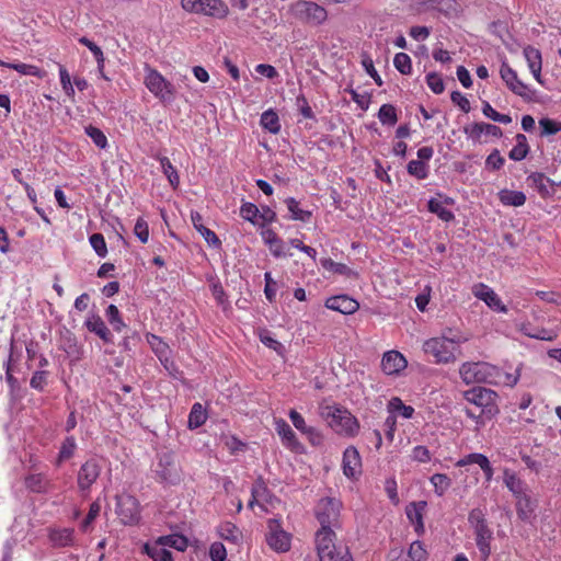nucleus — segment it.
Segmentation results:
<instances>
[{
  "label": "nucleus",
  "mask_w": 561,
  "mask_h": 561,
  "mask_svg": "<svg viewBox=\"0 0 561 561\" xmlns=\"http://www.w3.org/2000/svg\"><path fill=\"white\" fill-rule=\"evenodd\" d=\"M467 339L453 329H445L439 336L431 337L423 343V351L434 358L436 364L454 363L460 353V345Z\"/></svg>",
  "instance_id": "obj_1"
},
{
  "label": "nucleus",
  "mask_w": 561,
  "mask_h": 561,
  "mask_svg": "<svg viewBox=\"0 0 561 561\" xmlns=\"http://www.w3.org/2000/svg\"><path fill=\"white\" fill-rule=\"evenodd\" d=\"M320 414L328 425L340 435L353 436L359 428L357 420L347 410L327 405L321 408Z\"/></svg>",
  "instance_id": "obj_2"
},
{
  "label": "nucleus",
  "mask_w": 561,
  "mask_h": 561,
  "mask_svg": "<svg viewBox=\"0 0 561 561\" xmlns=\"http://www.w3.org/2000/svg\"><path fill=\"white\" fill-rule=\"evenodd\" d=\"M342 502L336 497H323L318 502L316 516L321 525L317 533H330L335 536L333 528L341 526Z\"/></svg>",
  "instance_id": "obj_3"
},
{
  "label": "nucleus",
  "mask_w": 561,
  "mask_h": 561,
  "mask_svg": "<svg viewBox=\"0 0 561 561\" xmlns=\"http://www.w3.org/2000/svg\"><path fill=\"white\" fill-rule=\"evenodd\" d=\"M335 536L330 533L316 534V547L320 561H353V558L345 546H336Z\"/></svg>",
  "instance_id": "obj_4"
},
{
  "label": "nucleus",
  "mask_w": 561,
  "mask_h": 561,
  "mask_svg": "<svg viewBox=\"0 0 561 561\" xmlns=\"http://www.w3.org/2000/svg\"><path fill=\"white\" fill-rule=\"evenodd\" d=\"M289 11L296 20L312 26L321 25L328 19L327 10L313 1H296L290 5Z\"/></svg>",
  "instance_id": "obj_5"
},
{
  "label": "nucleus",
  "mask_w": 561,
  "mask_h": 561,
  "mask_svg": "<svg viewBox=\"0 0 561 561\" xmlns=\"http://www.w3.org/2000/svg\"><path fill=\"white\" fill-rule=\"evenodd\" d=\"M144 83L160 101L170 103L175 98L174 87L158 70L145 66Z\"/></svg>",
  "instance_id": "obj_6"
},
{
  "label": "nucleus",
  "mask_w": 561,
  "mask_h": 561,
  "mask_svg": "<svg viewBox=\"0 0 561 561\" xmlns=\"http://www.w3.org/2000/svg\"><path fill=\"white\" fill-rule=\"evenodd\" d=\"M184 11L214 19H225L229 13L228 5L222 0H181Z\"/></svg>",
  "instance_id": "obj_7"
},
{
  "label": "nucleus",
  "mask_w": 561,
  "mask_h": 561,
  "mask_svg": "<svg viewBox=\"0 0 561 561\" xmlns=\"http://www.w3.org/2000/svg\"><path fill=\"white\" fill-rule=\"evenodd\" d=\"M503 482L517 501L516 508L519 518L527 519L528 512L523 508V502H526L527 505L529 504L527 484L516 474V472L508 468L503 469Z\"/></svg>",
  "instance_id": "obj_8"
},
{
  "label": "nucleus",
  "mask_w": 561,
  "mask_h": 561,
  "mask_svg": "<svg viewBox=\"0 0 561 561\" xmlns=\"http://www.w3.org/2000/svg\"><path fill=\"white\" fill-rule=\"evenodd\" d=\"M500 76L514 94L526 101L534 100L535 91L518 78L517 72L506 61H503L501 65Z\"/></svg>",
  "instance_id": "obj_9"
},
{
  "label": "nucleus",
  "mask_w": 561,
  "mask_h": 561,
  "mask_svg": "<svg viewBox=\"0 0 561 561\" xmlns=\"http://www.w3.org/2000/svg\"><path fill=\"white\" fill-rule=\"evenodd\" d=\"M116 513L124 525H135L140 519L139 502L129 494L117 495Z\"/></svg>",
  "instance_id": "obj_10"
},
{
  "label": "nucleus",
  "mask_w": 561,
  "mask_h": 561,
  "mask_svg": "<svg viewBox=\"0 0 561 561\" xmlns=\"http://www.w3.org/2000/svg\"><path fill=\"white\" fill-rule=\"evenodd\" d=\"M465 399L478 410L488 412V417L494 412L496 393L483 387H476L465 392Z\"/></svg>",
  "instance_id": "obj_11"
},
{
  "label": "nucleus",
  "mask_w": 561,
  "mask_h": 561,
  "mask_svg": "<svg viewBox=\"0 0 561 561\" xmlns=\"http://www.w3.org/2000/svg\"><path fill=\"white\" fill-rule=\"evenodd\" d=\"M492 367L486 363H463L459 374L467 385L474 382H488Z\"/></svg>",
  "instance_id": "obj_12"
},
{
  "label": "nucleus",
  "mask_w": 561,
  "mask_h": 561,
  "mask_svg": "<svg viewBox=\"0 0 561 561\" xmlns=\"http://www.w3.org/2000/svg\"><path fill=\"white\" fill-rule=\"evenodd\" d=\"M102 466L95 458L83 462L78 471L77 482L81 492L89 491L100 477Z\"/></svg>",
  "instance_id": "obj_13"
},
{
  "label": "nucleus",
  "mask_w": 561,
  "mask_h": 561,
  "mask_svg": "<svg viewBox=\"0 0 561 561\" xmlns=\"http://www.w3.org/2000/svg\"><path fill=\"white\" fill-rule=\"evenodd\" d=\"M270 533L267 535L268 546L277 552H286L290 548V536L283 529L277 520L271 519L268 522Z\"/></svg>",
  "instance_id": "obj_14"
},
{
  "label": "nucleus",
  "mask_w": 561,
  "mask_h": 561,
  "mask_svg": "<svg viewBox=\"0 0 561 561\" xmlns=\"http://www.w3.org/2000/svg\"><path fill=\"white\" fill-rule=\"evenodd\" d=\"M472 293L478 299L484 301L491 309L502 313L507 312L506 306L503 305L497 294L488 285L482 283L477 284L473 286Z\"/></svg>",
  "instance_id": "obj_15"
},
{
  "label": "nucleus",
  "mask_w": 561,
  "mask_h": 561,
  "mask_svg": "<svg viewBox=\"0 0 561 561\" xmlns=\"http://www.w3.org/2000/svg\"><path fill=\"white\" fill-rule=\"evenodd\" d=\"M156 473L162 481L168 483H174L179 479L178 466L172 455L162 454L159 456Z\"/></svg>",
  "instance_id": "obj_16"
},
{
  "label": "nucleus",
  "mask_w": 561,
  "mask_h": 561,
  "mask_svg": "<svg viewBox=\"0 0 561 561\" xmlns=\"http://www.w3.org/2000/svg\"><path fill=\"white\" fill-rule=\"evenodd\" d=\"M407 366L405 357L398 351H388L382 355L381 369L386 375H399Z\"/></svg>",
  "instance_id": "obj_17"
},
{
  "label": "nucleus",
  "mask_w": 561,
  "mask_h": 561,
  "mask_svg": "<svg viewBox=\"0 0 561 561\" xmlns=\"http://www.w3.org/2000/svg\"><path fill=\"white\" fill-rule=\"evenodd\" d=\"M466 136L473 141H481L483 135L499 138L502 136V129L488 123H473L463 127Z\"/></svg>",
  "instance_id": "obj_18"
},
{
  "label": "nucleus",
  "mask_w": 561,
  "mask_h": 561,
  "mask_svg": "<svg viewBox=\"0 0 561 561\" xmlns=\"http://www.w3.org/2000/svg\"><path fill=\"white\" fill-rule=\"evenodd\" d=\"M529 186L535 188L542 198H549L554 195V183L543 173L534 172L527 178Z\"/></svg>",
  "instance_id": "obj_19"
},
{
  "label": "nucleus",
  "mask_w": 561,
  "mask_h": 561,
  "mask_svg": "<svg viewBox=\"0 0 561 561\" xmlns=\"http://www.w3.org/2000/svg\"><path fill=\"white\" fill-rule=\"evenodd\" d=\"M343 473L347 478H354L356 474L360 473L362 460L358 450L350 446L345 449L343 454Z\"/></svg>",
  "instance_id": "obj_20"
},
{
  "label": "nucleus",
  "mask_w": 561,
  "mask_h": 561,
  "mask_svg": "<svg viewBox=\"0 0 561 561\" xmlns=\"http://www.w3.org/2000/svg\"><path fill=\"white\" fill-rule=\"evenodd\" d=\"M325 307L343 314H352L358 310L359 304L346 295H341L327 299Z\"/></svg>",
  "instance_id": "obj_21"
},
{
  "label": "nucleus",
  "mask_w": 561,
  "mask_h": 561,
  "mask_svg": "<svg viewBox=\"0 0 561 561\" xmlns=\"http://www.w3.org/2000/svg\"><path fill=\"white\" fill-rule=\"evenodd\" d=\"M523 54L535 80L538 83L543 84L541 78L542 57L540 50L528 45L524 48Z\"/></svg>",
  "instance_id": "obj_22"
},
{
  "label": "nucleus",
  "mask_w": 561,
  "mask_h": 561,
  "mask_svg": "<svg viewBox=\"0 0 561 561\" xmlns=\"http://www.w3.org/2000/svg\"><path fill=\"white\" fill-rule=\"evenodd\" d=\"M275 430L284 446L295 451L300 448V443L298 442L295 432L285 420H275Z\"/></svg>",
  "instance_id": "obj_23"
},
{
  "label": "nucleus",
  "mask_w": 561,
  "mask_h": 561,
  "mask_svg": "<svg viewBox=\"0 0 561 561\" xmlns=\"http://www.w3.org/2000/svg\"><path fill=\"white\" fill-rule=\"evenodd\" d=\"M85 327L90 332L96 334L105 343L113 342V335L100 316H90L85 320Z\"/></svg>",
  "instance_id": "obj_24"
},
{
  "label": "nucleus",
  "mask_w": 561,
  "mask_h": 561,
  "mask_svg": "<svg viewBox=\"0 0 561 561\" xmlns=\"http://www.w3.org/2000/svg\"><path fill=\"white\" fill-rule=\"evenodd\" d=\"M191 220H192L194 228L203 236V238L209 245L215 247V248L220 247L221 242H220L219 238L213 230L208 229L207 227H205L203 225V217L199 213L192 211Z\"/></svg>",
  "instance_id": "obj_25"
},
{
  "label": "nucleus",
  "mask_w": 561,
  "mask_h": 561,
  "mask_svg": "<svg viewBox=\"0 0 561 561\" xmlns=\"http://www.w3.org/2000/svg\"><path fill=\"white\" fill-rule=\"evenodd\" d=\"M49 540L54 547L64 548L75 543L73 529L61 528L49 531Z\"/></svg>",
  "instance_id": "obj_26"
},
{
  "label": "nucleus",
  "mask_w": 561,
  "mask_h": 561,
  "mask_svg": "<svg viewBox=\"0 0 561 561\" xmlns=\"http://www.w3.org/2000/svg\"><path fill=\"white\" fill-rule=\"evenodd\" d=\"M476 534V543L477 547L482 556V558L485 560L489 558L491 553V547L490 541L492 539V531L490 528L480 526L479 529L474 530Z\"/></svg>",
  "instance_id": "obj_27"
},
{
  "label": "nucleus",
  "mask_w": 561,
  "mask_h": 561,
  "mask_svg": "<svg viewBox=\"0 0 561 561\" xmlns=\"http://www.w3.org/2000/svg\"><path fill=\"white\" fill-rule=\"evenodd\" d=\"M260 125L262 126V128H264L273 135H277L282 128L279 117L277 113L272 108L262 113L260 118Z\"/></svg>",
  "instance_id": "obj_28"
},
{
  "label": "nucleus",
  "mask_w": 561,
  "mask_h": 561,
  "mask_svg": "<svg viewBox=\"0 0 561 561\" xmlns=\"http://www.w3.org/2000/svg\"><path fill=\"white\" fill-rule=\"evenodd\" d=\"M144 550L153 561H173L172 553L158 539L152 545L146 543Z\"/></svg>",
  "instance_id": "obj_29"
},
{
  "label": "nucleus",
  "mask_w": 561,
  "mask_h": 561,
  "mask_svg": "<svg viewBox=\"0 0 561 561\" xmlns=\"http://www.w3.org/2000/svg\"><path fill=\"white\" fill-rule=\"evenodd\" d=\"M499 198L505 206L519 207L526 203V195L520 191L502 190L499 193Z\"/></svg>",
  "instance_id": "obj_30"
},
{
  "label": "nucleus",
  "mask_w": 561,
  "mask_h": 561,
  "mask_svg": "<svg viewBox=\"0 0 561 561\" xmlns=\"http://www.w3.org/2000/svg\"><path fill=\"white\" fill-rule=\"evenodd\" d=\"M77 449L76 438L73 436H67L59 449L56 466L59 467L62 462L69 460L73 457L75 451Z\"/></svg>",
  "instance_id": "obj_31"
},
{
  "label": "nucleus",
  "mask_w": 561,
  "mask_h": 561,
  "mask_svg": "<svg viewBox=\"0 0 561 561\" xmlns=\"http://www.w3.org/2000/svg\"><path fill=\"white\" fill-rule=\"evenodd\" d=\"M515 139L516 145L511 149L508 157L514 161H520L528 154L529 146L526 136L523 134H517Z\"/></svg>",
  "instance_id": "obj_32"
},
{
  "label": "nucleus",
  "mask_w": 561,
  "mask_h": 561,
  "mask_svg": "<svg viewBox=\"0 0 561 561\" xmlns=\"http://www.w3.org/2000/svg\"><path fill=\"white\" fill-rule=\"evenodd\" d=\"M4 68L13 69L23 76H33L37 78H43L45 72L34 65L23 64V62H7L4 64Z\"/></svg>",
  "instance_id": "obj_33"
},
{
  "label": "nucleus",
  "mask_w": 561,
  "mask_h": 561,
  "mask_svg": "<svg viewBox=\"0 0 561 561\" xmlns=\"http://www.w3.org/2000/svg\"><path fill=\"white\" fill-rule=\"evenodd\" d=\"M159 543H162L165 548H174L178 551H184L187 548L188 541L186 537L179 534H172L168 536H161L158 538Z\"/></svg>",
  "instance_id": "obj_34"
},
{
  "label": "nucleus",
  "mask_w": 561,
  "mask_h": 561,
  "mask_svg": "<svg viewBox=\"0 0 561 561\" xmlns=\"http://www.w3.org/2000/svg\"><path fill=\"white\" fill-rule=\"evenodd\" d=\"M158 159H159V162H160V165H161V171L167 176L170 185L173 188H176L179 186V184H180V176L178 174L176 169L173 167V164L171 163L169 158H167V157H159Z\"/></svg>",
  "instance_id": "obj_35"
},
{
  "label": "nucleus",
  "mask_w": 561,
  "mask_h": 561,
  "mask_svg": "<svg viewBox=\"0 0 561 561\" xmlns=\"http://www.w3.org/2000/svg\"><path fill=\"white\" fill-rule=\"evenodd\" d=\"M428 210L446 222L451 221L455 218L453 211L445 207L444 202L436 198H431L428 201Z\"/></svg>",
  "instance_id": "obj_36"
},
{
  "label": "nucleus",
  "mask_w": 561,
  "mask_h": 561,
  "mask_svg": "<svg viewBox=\"0 0 561 561\" xmlns=\"http://www.w3.org/2000/svg\"><path fill=\"white\" fill-rule=\"evenodd\" d=\"M285 203L290 213V219L305 222L310 219L311 213L309 210L301 209L299 207V203L294 197H288Z\"/></svg>",
  "instance_id": "obj_37"
},
{
  "label": "nucleus",
  "mask_w": 561,
  "mask_h": 561,
  "mask_svg": "<svg viewBox=\"0 0 561 561\" xmlns=\"http://www.w3.org/2000/svg\"><path fill=\"white\" fill-rule=\"evenodd\" d=\"M207 420L206 412L201 403H194L188 415V427L191 430L202 426Z\"/></svg>",
  "instance_id": "obj_38"
},
{
  "label": "nucleus",
  "mask_w": 561,
  "mask_h": 561,
  "mask_svg": "<svg viewBox=\"0 0 561 561\" xmlns=\"http://www.w3.org/2000/svg\"><path fill=\"white\" fill-rule=\"evenodd\" d=\"M427 506V503L425 501L420 502H412L410 503L407 508V517L412 524L423 522V513Z\"/></svg>",
  "instance_id": "obj_39"
},
{
  "label": "nucleus",
  "mask_w": 561,
  "mask_h": 561,
  "mask_svg": "<svg viewBox=\"0 0 561 561\" xmlns=\"http://www.w3.org/2000/svg\"><path fill=\"white\" fill-rule=\"evenodd\" d=\"M437 496H443L451 485V479L444 473H435L430 478Z\"/></svg>",
  "instance_id": "obj_40"
},
{
  "label": "nucleus",
  "mask_w": 561,
  "mask_h": 561,
  "mask_svg": "<svg viewBox=\"0 0 561 561\" xmlns=\"http://www.w3.org/2000/svg\"><path fill=\"white\" fill-rule=\"evenodd\" d=\"M388 410L390 413H397L404 419H411L414 409L411 405H405L400 398H392L388 403Z\"/></svg>",
  "instance_id": "obj_41"
},
{
  "label": "nucleus",
  "mask_w": 561,
  "mask_h": 561,
  "mask_svg": "<svg viewBox=\"0 0 561 561\" xmlns=\"http://www.w3.org/2000/svg\"><path fill=\"white\" fill-rule=\"evenodd\" d=\"M378 119L382 125L393 126L398 122L396 107L391 104H383L379 108Z\"/></svg>",
  "instance_id": "obj_42"
},
{
  "label": "nucleus",
  "mask_w": 561,
  "mask_h": 561,
  "mask_svg": "<svg viewBox=\"0 0 561 561\" xmlns=\"http://www.w3.org/2000/svg\"><path fill=\"white\" fill-rule=\"evenodd\" d=\"M428 164L420 160H411L407 167L408 173L419 180L426 179L428 175Z\"/></svg>",
  "instance_id": "obj_43"
},
{
  "label": "nucleus",
  "mask_w": 561,
  "mask_h": 561,
  "mask_svg": "<svg viewBox=\"0 0 561 561\" xmlns=\"http://www.w3.org/2000/svg\"><path fill=\"white\" fill-rule=\"evenodd\" d=\"M105 316L107 318V321L116 332H122V330L126 327L125 322L121 317V312L115 305H110L107 307Z\"/></svg>",
  "instance_id": "obj_44"
},
{
  "label": "nucleus",
  "mask_w": 561,
  "mask_h": 561,
  "mask_svg": "<svg viewBox=\"0 0 561 561\" xmlns=\"http://www.w3.org/2000/svg\"><path fill=\"white\" fill-rule=\"evenodd\" d=\"M25 485L32 492L39 493V492H44L46 490L47 482L43 474L34 473V474H30L28 477H26Z\"/></svg>",
  "instance_id": "obj_45"
},
{
  "label": "nucleus",
  "mask_w": 561,
  "mask_h": 561,
  "mask_svg": "<svg viewBox=\"0 0 561 561\" xmlns=\"http://www.w3.org/2000/svg\"><path fill=\"white\" fill-rule=\"evenodd\" d=\"M426 557L427 552L423 543L415 540L410 545L405 561H424Z\"/></svg>",
  "instance_id": "obj_46"
},
{
  "label": "nucleus",
  "mask_w": 561,
  "mask_h": 561,
  "mask_svg": "<svg viewBox=\"0 0 561 561\" xmlns=\"http://www.w3.org/2000/svg\"><path fill=\"white\" fill-rule=\"evenodd\" d=\"M393 65L396 69L402 75H409L412 71V61L408 54L398 53L394 55Z\"/></svg>",
  "instance_id": "obj_47"
},
{
  "label": "nucleus",
  "mask_w": 561,
  "mask_h": 561,
  "mask_svg": "<svg viewBox=\"0 0 561 561\" xmlns=\"http://www.w3.org/2000/svg\"><path fill=\"white\" fill-rule=\"evenodd\" d=\"M488 462H490V460L488 459L486 456H484L483 454L473 453V454H469V455L465 456L463 458L459 459L457 461L456 466L457 467H465V466H468V465L476 463L480 468H482Z\"/></svg>",
  "instance_id": "obj_48"
},
{
  "label": "nucleus",
  "mask_w": 561,
  "mask_h": 561,
  "mask_svg": "<svg viewBox=\"0 0 561 561\" xmlns=\"http://www.w3.org/2000/svg\"><path fill=\"white\" fill-rule=\"evenodd\" d=\"M59 78H60V84L61 88L67 96H69L71 100L75 98V89L71 83V78L68 72V70L62 66L59 65Z\"/></svg>",
  "instance_id": "obj_49"
},
{
  "label": "nucleus",
  "mask_w": 561,
  "mask_h": 561,
  "mask_svg": "<svg viewBox=\"0 0 561 561\" xmlns=\"http://www.w3.org/2000/svg\"><path fill=\"white\" fill-rule=\"evenodd\" d=\"M85 134L92 139V141L99 147L104 149L107 146V138L104 133L92 125L85 127Z\"/></svg>",
  "instance_id": "obj_50"
},
{
  "label": "nucleus",
  "mask_w": 561,
  "mask_h": 561,
  "mask_svg": "<svg viewBox=\"0 0 561 561\" xmlns=\"http://www.w3.org/2000/svg\"><path fill=\"white\" fill-rule=\"evenodd\" d=\"M482 112L488 118H490L494 122L505 124V125L510 124L512 122V118L510 115L500 114L488 102H485L483 104Z\"/></svg>",
  "instance_id": "obj_51"
},
{
  "label": "nucleus",
  "mask_w": 561,
  "mask_h": 561,
  "mask_svg": "<svg viewBox=\"0 0 561 561\" xmlns=\"http://www.w3.org/2000/svg\"><path fill=\"white\" fill-rule=\"evenodd\" d=\"M90 244L100 257H105L107 254L106 242L101 233H93L89 238Z\"/></svg>",
  "instance_id": "obj_52"
},
{
  "label": "nucleus",
  "mask_w": 561,
  "mask_h": 561,
  "mask_svg": "<svg viewBox=\"0 0 561 561\" xmlns=\"http://www.w3.org/2000/svg\"><path fill=\"white\" fill-rule=\"evenodd\" d=\"M260 341L267 346L268 348L275 351L280 354L284 350V346L280 342L272 336V334L267 330H262L259 333Z\"/></svg>",
  "instance_id": "obj_53"
},
{
  "label": "nucleus",
  "mask_w": 561,
  "mask_h": 561,
  "mask_svg": "<svg viewBox=\"0 0 561 561\" xmlns=\"http://www.w3.org/2000/svg\"><path fill=\"white\" fill-rule=\"evenodd\" d=\"M289 419L293 425L302 434H312L311 426H308L305 419L296 410L289 411Z\"/></svg>",
  "instance_id": "obj_54"
},
{
  "label": "nucleus",
  "mask_w": 561,
  "mask_h": 561,
  "mask_svg": "<svg viewBox=\"0 0 561 561\" xmlns=\"http://www.w3.org/2000/svg\"><path fill=\"white\" fill-rule=\"evenodd\" d=\"M240 216L244 220L255 224L259 216V208L252 203H243L240 207Z\"/></svg>",
  "instance_id": "obj_55"
},
{
  "label": "nucleus",
  "mask_w": 561,
  "mask_h": 561,
  "mask_svg": "<svg viewBox=\"0 0 561 561\" xmlns=\"http://www.w3.org/2000/svg\"><path fill=\"white\" fill-rule=\"evenodd\" d=\"M426 83L428 85V88L435 93V94H440L443 93L445 87H444V82H443V79L440 78L439 75L437 73H428L426 76Z\"/></svg>",
  "instance_id": "obj_56"
},
{
  "label": "nucleus",
  "mask_w": 561,
  "mask_h": 561,
  "mask_svg": "<svg viewBox=\"0 0 561 561\" xmlns=\"http://www.w3.org/2000/svg\"><path fill=\"white\" fill-rule=\"evenodd\" d=\"M265 288L264 294L266 299L272 302L276 297V282L273 279L271 272L264 274Z\"/></svg>",
  "instance_id": "obj_57"
},
{
  "label": "nucleus",
  "mask_w": 561,
  "mask_h": 561,
  "mask_svg": "<svg viewBox=\"0 0 561 561\" xmlns=\"http://www.w3.org/2000/svg\"><path fill=\"white\" fill-rule=\"evenodd\" d=\"M100 510H101V506H100L99 503H92L90 505L89 513H88V515L85 516V518L83 519V522L81 523V526H80L82 531H88L89 530V527L91 526V524L94 522V519L99 515Z\"/></svg>",
  "instance_id": "obj_58"
},
{
  "label": "nucleus",
  "mask_w": 561,
  "mask_h": 561,
  "mask_svg": "<svg viewBox=\"0 0 561 561\" xmlns=\"http://www.w3.org/2000/svg\"><path fill=\"white\" fill-rule=\"evenodd\" d=\"M48 373L45 370H37L33 374L30 385L33 389L42 391L47 383Z\"/></svg>",
  "instance_id": "obj_59"
},
{
  "label": "nucleus",
  "mask_w": 561,
  "mask_h": 561,
  "mask_svg": "<svg viewBox=\"0 0 561 561\" xmlns=\"http://www.w3.org/2000/svg\"><path fill=\"white\" fill-rule=\"evenodd\" d=\"M134 232H135L136 237L142 243L148 242V239H149L148 224L142 218L137 219L135 227H134Z\"/></svg>",
  "instance_id": "obj_60"
},
{
  "label": "nucleus",
  "mask_w": 561,
  "mask_h": 561,
  "mask_svg": "<svg viewBox=\"0 0 561 561\" xmlns=\"http://www.w3.org/2000/svg\"><path fill=\"white\" fill-rule=\"evenodd\" d=\"M539 125L542 129V135H553L561 130V123L554 122L550 118H541Z\"/></svg>",
  "instance_id": "obj_61"
},
{
  "label": "nucleus",
  "mask_w": 561,
  "mask_h": 561,
  "mask_svg": "<svg viewBox=\"0 0 561 561\" xmlns=\"http://www.w3.org/2000/svg\"><path fill=\"white\" fill-rule=\"evenodd\" d=\"M468 520L470 525L476 529H479L480 526L486 527V522L484 519V514L481 510L474 508L469 513Z\"/></svg>",
  "instance_id": "obj_62"
},
{
  "label": "nucleus",
  "mask_w": 561,
  "mask_h": 561,
  "mask_svg": "<svg viewBox=\"0 0 561 561\" xmlns=\"http://www.w3.org/2000/svg\"><path fill=\"white\" fill-rule=\"evenodd\" d=\"M296 104H297L298 111L305 118H309V119L314 118L312 108L310 107V105L304 94H299L297 96Z\"/></svg>",
  "instance_id": "obj_63"
},
{
  "label": "nucleus",
  "mask_w": 561,
  "mask_h": 561,
  "mask_svg": "<svg viewBox=\"0 0 561 561\" xmlns=\"http://www.w3.org/2000/svg\"><path fill=\"white\" fill-rule=\"evenodd\" d=\"M209 556L213 561H224L227 552L226 548L220 542H215L210 546Z\"/></svg>",
  "instance_id": "obj_64"
}]
</instances>
